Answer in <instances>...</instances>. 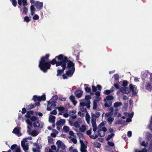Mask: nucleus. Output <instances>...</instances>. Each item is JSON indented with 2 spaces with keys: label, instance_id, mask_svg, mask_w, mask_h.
<instances>
[{
  "label": "nucleus",
  "instance_id": "nucleus-1",
  "mask_svg": "<svg viewBox=\"0 0 152 152\" xmlns=\"http://www.w3.org/2000/svg\"><path fill=\"white\" fill-rule=\"evenodd\" d=\"M50 55L47 54L45 56L41 57L39 61L38 67L44 73L47 72L50 68L51 64H56V66H60L61 69H58L57 70V76H61L64 70L66 68L67 64L68 58L62 54L56 56L55 58L51 61H48Z\"/></svg>",
  "mask_w": 152,
  "mask_h": 152
},
{
  "label": "nucleus",
  "instance_id": "nucleus-2",
  "mask_svg": "<svg viewBox=\"0 0 152 152\" xmlns=\"http://www.w3.org/2000/svg\"><path fill=\"white\" fill-rule=\"evenodd\" d=\"M68 62L66 65V68L69 69L66 72V75L69 77H71L75 71V64L71 61L68 59Z\"/></svg>",
  "mask_w": 152,
  "mask_h": 152
},
{
  "label": "nucleus",
  "instance_id": "nucleus-3",
  "mask_svg": "<svg viewBox=\"0 0 152 152\" xmlns=\"http://www.w3.org/2000/svg\"><path fill=\"white\" fill-rule=\"evenodd\" d=\"M32 100L34 102H36L37 101V102H40L42 101H45L46 100V96L45 94H43L41 96H38L37 95H34Z\"/></svg>",
  "mask_w": 152,
  "mask_h": 152
},
{
  "label": "nucleus",
  "instance_id": "nucleus-4",
  "mask_svg": "<svg viewBox=\"0 0 152 152\" xmlns=\"http://www.w3.org/2000/svg\"><path fill=\"white\" fill-rule=\"evenodd\" d=\"M56 106V101L55 100L51 102L49 101L47 106V110L48 111H50L52 108H54Z\"/></svg>",
  "mask_w": 152,
  "mask_h": 152
},
{
  "label": "nucleus",
  "instance_id": "nucleus-5",
  "mask_svg": "<svg viewBox=\"0 0 152 152\" xmlns=\"http://www.w3.org/2000/svg\"><path fill=\"white\" fill-rule=\"evenodd\" d=\"M34 5H35L37 9L40 10L43 7V3L40 2L39 1H37L35 2Z\"/></svg>",
  "mask_w": 152,
  "mask_h": 152
},
{
  "label": "nucleus",
  "instance_id": "nucleus-6",
  "mask_svg": "<svg viewBox=\"0 0 152 152\" xmlns=\"http://www.w3.org/2000/svg\"><path fill=\"white\" fill-rule=\"evenodd\" d=\"M120 91L123 93L128 94L130 92V91L128 87H121Z\"/></svg>",
  "mask_w": 152,
  "mask_h": 152
},
{
  "label": "nucleus",
  "instance_id": "nucleus-7",
  "mask_svg": "<svg viewBox=\"0 0 152 152\" xmlns=\"http://www.w3.org/2000/svg\"><path fill=\"white\" fill-rule=\"evenodd\" d=\"M83 93V91L80 90H77L75 92L76 96L78 98H80L81 96Z\"/></svg>",
  "mask_w": 152,
  "mask_h": 152
},
{
  "label": "nucleus",
  "instance_id": "nucleus-8",
  "mask_svg": "<svg viewBox=\"0 0 152 152\" xmlns=\"http://www.w3.org/2000/svg\"><path fill=\"white\" fill-rule=\"evenodd\" d=\"M145 88L146 90L151 91L152 90V83L150 82H147L145 85Z\"/></svg>",
  "mask_w": 152,
  "mask_h": 152
},
{
  "label": "nucleus",
  "instance_id": "nucleus-9",
  "mask_svg": "<svg viewBox=\"0 0 152 152\" xmlns=\"http://www.w3.org/2000/svg\"><path fill=\"white\" fill-rule=\"evenodd\" d=\"M129 88L130 91H132V94L133 96H135L136 94H137V93L136 91L134 89V88L132 85V84H129Z\"/></svg>",
  "mask_w": 152,
  "mask_h": 152
},
{
  "label": "nucleus",
  "instance_id": "nucleus-10",
  "mask_svg": "<svg viewBox=\"0 0 152 152\" xmlns=\"http://www.w3.org/2000/svg\"><path fill=\"white\" fill-rule=\"evenodd\" d=\"M22 3L24 6H26L28 4L27 0H18V3L20 6H21Z\"/></svg>",
  "mask_w": 152,
  "mask_h": 152
},
{
  "label": "nucleus",
  "instance_id": "nucleus-11",
  "mask_svg": "<svg viewBox=\"0 0 152 152\" xmlns=\"http://www.w3.org/2000/svg\"><path fill=\"white\" fill-rule=\"evenodd\" d=\"M40 105V104L39 102H36L34 104H30L29 105V109H31L33 108L36 106H39Z\"/></svg>",
  "mask_w": 152,
  "mask_h": 152
},
{
  "label": "nucleus",
  "instance_id": "nucleus-12",
  "mask_svg": "<svg viewBox=\"0 0 152 152\" xmlns=\"http://www.w3.org/2000/svg\"><path fill=\"white\" fill-rule=\"evenodd\" d=\"M65 120L64 119H61L59 121H57L56 123V125L57 126H60L61 125H63L65 122Z\"/></svg>",
  "mask_w": 152,
  "mask_h": 152
},
{
  "label": "nucleus",
  "instance_id": "nucleus-13",
  "mask_svg": "<svg viewBox=\"0 0 152 152\" xmlns=\"http://www.w3.org/2000/svg\"><path fill=\"white\" fill-rule=\"evenodd\" d=\"M34 112L32 110H30L27 112L26 114L25 115V117L28 118H30L31 115L33 114Z\"/></svg>",
  "mask_w": 152,
  "mask_h": 152
},
{
  "label": "nucleus",
  "instance_id": "nucleus-14",
  "mask_svg": "<svg viewBox=\"0 0 152 152\" xmlns=\"http://www.w3.org/2000/svg\"><path fill=\"white\" fill-rule=\"evenodd\" d=\"M21 145L24 151H26L28 149V147L26 145L25 142L24 141H22L21 142Z\"/></svg>",
  "mask_w": 152,
  "mask_h": 152
},
{
  "label": "nucleus",
  "instance_id": "nucleus-15",
  "mask_svg": "<svg viewBox=\"0 0 152 152\" xmlns=\"http://www.w3.org/2000/svg\"><path fill=\"white\" fill-rule=\"evenodd\" d=\"M98 100L96 99H94L93 102V110H95L96 109L97 106V102Z\"/></svg>",
  "mask_w": 152,
  "mask_h": 152
},
{
  "label": "nucleus",
  "instance_id": "nucleus-16",
  "mask_svg": "<svg viewBox=\"0 0 152 152\" xmlns=\"http://www.w3.org/2000/svg\"><path fill=\"white\" fill-rule=\"evenodd\" d=\"M69 99L75 105L77 104V102L75 100V98L74 96L73 95L69 97Z\"/></svg>",
  "mask_w": 152,
  "mask_h": 152
},
{
  "label": "nucleus",
  "instance_id": "nucleus-17",
  "mask_svg": "<svg viewBox=\"0 0 152 152\" xmlns=\"http://www.w3.org/2000/svg\"><path fill=\"white\" fill-rule=\"evenodd\" d=\"M56 117L54 116L50 115L49 117V121L54 124L55 122Z\"/></svg>",
  "mask_w": 152,
  "mask_h": 152
},
{
  "label": "nucleus",
  "instance_id": "nucleus-18",
  "mask_svg": "<svg viewBox=\"0 0 152 152\" xmlns=\"http://www.w3.org/2000/svg\"><path fill=\"white\" fill-rule=\"evenodd\" d=\"M30 8L31 11V14L32 15H33L34 14L36 11V10L34 7V5L32 4L31 5Z\"/></svg>",
  "mask_w": 152,
  "mask_h": 152
},
{
  "label": "nucleus",
  "instance_id": "nucleus-19",
  "mask_svg": "<svg viewBox=\"0 0 152 152\" xmlns=\"http://www.w3.org/2000/svg\"><path fill=\"white\" fill-rule=\"evenodd\" d=\"M87 146L85 144H83L82 145H81V152H86Z\"/></svg>",
  "mask_w": 152,
  "mask_h": 152
},
{
  "label": "nucleus",
  "instance_id": "nucleus-20",
  "mask_svg": "<svg viewBox=\"0 0 152 152\" xmlns=\"http://www.w3.org/2000/svg\"><path fill=\"white\" fill-rule=\"evenodd\" d=\"M84 86H87V87L85 88V90L86 92L89 93L90 92H91V88H90L88 87V86H89V85L85 84H84Z\"/></svg>",
  "mask_w": 152,
  "mask_h": 152
},
{
  "label": "nucleus",
  "instance_id": "nucleus-21",
  "mask_svg": "<svg viewBox=\"0 0 152 152\" xmlns=\"http://www.w3.org/2000/svg\"><path fill=\"white\" fill-rule=\"evenodd\" d=\"M113 97L112 95H108L106 97V99H104V101L105 102L107 100L108 101H111V100L113 99Z\"/></svg>",
  "mask_w": 152,
  "mask_h": 152
},
{
  "label": "nucleus",
  "instance_id": "nucleus-22",
  "mask_svg": "<svg viewBox=\"0 0 152 152\" xmlns=\"http://www.w3.org/2000/svg\"><path fill=\"white\" fill-rule=\"evenodd\" d=\"M113 90L111 88L110 90H105L103 93L105 95H109L111 93L113 92Z\"/></svg>",
  "mask_w": 152,
  "mask_h": 152
},
{
  "label": "nucleus",
  "instance_id": "nucleus-23",
  "mask_svg": "<svg viewBox=\"0 0 152 152\" xmlns=\"http://www.w3.org/2000/svg\"><path fill=\"white\" fill-rule=\"evenodd\" d=\"M20 130L19 128L16 127L14 129L12 132L15 134H18L20 132Z\"/></svg>",
  "mask_w": 152,
  "mask_h": 152
},
{
  "label": "nucleus",
  "instance_id": "nucleus-24",
  "mask_svg": "<svg viewBox=\"0 0 152 152\" xmlns=\"http://www.w3.org/2000/svg\"><path fill=\"white\" fill-rule=\"evenodd\" d=\"M112 102L111 101H108L105 102L104 106L107 107H109L112 105Z\"/></svg>",
  "mask_w": 152,
  "mask_h": 152
},
{
  "label": "nucleus",
  "instance_id": "nucleus-25",
  "mask_svg": "<svg viewBox=\"0 0 152 152\" xmlns=\"http://www.w3.org/2000/svg\"><path fill=\"white\" fill-rule=\"evenodd\" d=\"M71 113L72 114L71 115V117L72 119H75L77 118V116L76 115H74L75 113L74 111L72 110L70 111L69 113V114L70 115Z\"/></svg>",
  "mask_w": 152,
  "mask_h": 152
},
{
  "label": "nucleus",
  "instance_id": "nucleus-26",
  "mask_svg": "<svg viewBox=\"0 0 152 152\" xmlns=\"http://www.w3.org/2000/svg\"><path fill=\"white\" fill-rule=\"evenodd\" d=\"M104 135V133L102 132V129H99L98 131V136L103 137Z\"/></svg>",
  "mask_w": 152,
  "mask_h": 152
},
{
  "label": "nucleus",
  "instance_id": "nucleus-27",
  "mask_svg": "<svg viewBox=\"0 0 152 152\" xmlns=\"http://www.w3.org/2000/svg\"><path fill=\"white\" fill-rule=\"evenodd\" d=\"M91 122L93 127H95L96 126V120L95 118H91Z\"/></svg>",
  "mask_w": 152,
  "mask_h": 152
},
{
  "label": "nucleus",
  "instance_id": "nucleus-28",
  "mask_svg": "<svg viewBox=\"0 0 152 152\" xmlns=\"http://www.w3.org/2000/svg\"><path fill=\"white\" fill-rule=\"evenodd\" d=\"M100 115V112H96V113L95 114H93L92 115V118H93L94 117H95V118H98Z\"/></svg>",
  "mask_w": 152,
  "mask_h": 152
},
{
  "label": "nucleus",
  "instance_id": "nucleus-29",
  "mask_svg": "<svg viewBox=\"0 0 152 152\" xmlns=\"http://www.w3.org/2000/svg\"><path fill=\"white\" fill-rule=\"evenodd\" d=\"M94 146L95 148H99L101 147V144L99 142H95L94 143Z\"/></svg>",
  "mask_w": 152,
  "mask_h": 152
},
{
  "label": "nucleus",
  "instance_id": "nucleus-30",
  "mask_svg": "<svg viewBox=\"0 0 152 152\" xmlns=\"http://www.w3.org/2000/svg\"><path fill=\"white\" fill-rule=\"evenodd\" d=\"M148 141L146 143H145V141H143L142 142L141 145L142 146H144L145 148H147L148 147Z\"/></svg>",
  "mask_w": 152,
  "mask_h": 152
},
{
  "label": "nucleus",
  "instance_id": "nucleus-31",
  "mask_svg": "<svg viewBox=\"0 0 152 152\" xmlns=\"http://www.w3.org/2000/svg\"><path fill=\"white\" fill-rule=\"evenodd\" d=\"M33 126L35 127H39L40 126V124L38 121H36L33 123Z\"/></svg>",
  "mask_w": 152,
  "mask_h": 152
},
{
  "label": "nucleus",
  "instance_id": "nucleus-32",
  "mask_svg": "<svg viewBox=\"0 0 152 152\" xmlns=\"http://www.w3.org/2000/svg\"><path fill=\"white\" fill-rule=\"evenodd\" d=\"M35 144L37 147L36 148H33V151L34 152H37L38 151L40 152V151L39 150H38L39 149V145L36 143H35Z\"/></svg>",
  "mask_w": 152,
  "mask_h": 152
},
{
  "label": "nucleus",
  "instance_id": "nucleus-33",
  "mask_svg": "<svg viewBox=\"0 0 152 152\" xmlns=\"http://www.w3.org/2000/svg\"><path fill=\"white\" fill-rule=\"evenodd\" d=\"M28 12V10L27 8L25 6H24L23 8V14L27 15Z\"/></svg>",
  "mask_w": 152,
  "mask_h": 152
},
{
  "label": "nucleus",
  "instance_id": "nucleus-34",
  "mask_svg": "<svg viewBox=\"0 0 152 152\" xmlns=\"http://www.w3.org/2000/svg\"><path fill=\"white\" fill-rule=\"evenodd\" d=\"M65 107L62 106L59 107L58 108V109L59 112L62 113H63L62 112L65 110Z\"/></svg>",
  "mask_w": 152,
  "mask_h": 152
},
{
  "label": "nucleus",
  "instance_id": "nucleus-35",
  "mask_svg": "<svg viewBox=\"0 0 152 152\" xmlns=\"http://www.w3.org/2000/svg\"><path fill=\"white\" fill-rule=\"evenodd\" d=\"M82 132H84L86 130V128L85 126H82L79 129Z\"/></svg>",
  "mask_w": 152,
  "mask_h": 152
},
{
  "label": "nucleus",
  "instance_id": "nucleus-36",
  "mask_svg": "<svg viewBox=\"0 0 152 152\" xmlns=\"http://www.w3.org/2000/svg\"><path fill=\"white\" fill-rule=\"evenodd\" d=\"M128 84V82L127 80H124L122 86L124 87H126L127 86Z\"/></svg>",
  "mask_w": 152,
  "mask_h": 152
},
{
  "label": "nucleus",
  "instance_id": "nucleus-37",
  "mask_svg": "<svg viewBox=\"0 0 152 152\" xmlns=\"http://www.w3.org/2000/svg\"><path fill=\"white\" fill-rule=\"evenodd\" d=\"M10 1L14 7H15L17 6V2L16 0H10Z\"/></svg>",
  "mask_w": 152,
  "mask_h": 152
},
{
  "label": "nucleus",
  "instance_id": "nucleus-38",
  "mask_svg": "<svg viewBox=\"0 0 152 152\" xmlns=\"http://www.w3.org/2000/svg\"><path fill=\"white\" fill-rule=\"evenodd\" d=\"M91 101L90 100L87 101V102L85 106L88 109L90 107Z\"/></svg>",
  "mask_w": 152,
  "mask_h": 152
},
{
  "label": "nucleus",
  "instance_id": "nucleus-39",
  "mask_svg": "<svg viewBox=\"0 0 152 152\" xmlns=\"http://www.w3.org/2000/svg\"><path fill=\"white\" fill-rule=\"evenodd\" d=\"M122 103L121 102H117L115 103V107H117L122 105Z\"/></svg>",
  "mask_w": 152,
  "mask_h": 152
},
{
  "label": "nucleus",
  "instance_id": "nucleus-40",
  "mask_svg": "<svg viewBox=\"0 0 152 152\" xmlns=\"http://www.w3.org/2000/svg\"><path fill=\"white\" fill-rule=\"evenodd\" d=\"M63 129L66 132H68L69 130V128L68 126H65L63 127Z\"/></svg>",
  "mask_w": 152,
  "mask_h": 152
},
{
  "label": "nucleus",
  "instance_id": "nucleus-41",
  "mask_svg": "<svg viewBox=\"0 0 152 152\" xmlns=\"http://www.w3.org/2000/svg\"><path fill=\"white\" fill-rule=\"evenodd\" d=\"M114 135V134L113 133H111L110 135H108L107 137L106 138L107 141H108Z\"/></svg>",
  "mask_w": 152,
  "mask_h": 152
},
{
  "label": "nucleus",
  "instance_id": "nucleus-42",
  "mask_svg": "<svg viewBox=\"0 0 152 152\" xmlns=\"http://www.w3.org/2000/svg\"><path fill=\"white\" fill-rule=\"evenodd\" d=\"M58 149L61 148L62 150H65V146L64 144L62 143L61 146H58Z\"/></svg>",
  "mask_w": 152,
  "mask_h": 152
},
{
  "label": "nucleus",
  "instance_id": "nucleus-43",
  "mask_svg": "<svg viewBox=\"0 0 152 152\" xmlns=\"http://www.w3.org/2000/svg\"><path fill=\"white\" fill-rule=\"evenodd\" d=\"M74 124L75 126L77 128H79L80 126V124L77 121H75L74 123Z\"/></svg>",
  "mask_w": 152,
  "mask_h": 152
},
{
  "label": "nucleus",
  "instance_id": "nucleus-44",
  "mask_svg": "<svg viewBox=\"0 0 152 152\" xmlns=\"http://www.w3.org/2000/svg\"><path fill=\"white\" fill-rule=\"evenodd\" d=\"M91 99V95H87L85 96V99L87 101L90 100H89Z\"/></svg>",
  "mask_w": 152,
  "mask_h": 152
},
{
  "label": "nucleus",
  "instance_id": "nucleus-45",
  "mask_svg": "<svg viewBox=\"0 0 152 152\" xmlns=\"http://www.w3.org/2000/svg\"><path fill=\"white\" fill-rule=\"evenodd\" d=\"M38 134L37 132L35 130H33L31 132V135L33 137H35Z\"/></svg>",
  "mask_w": 152,
  "mask_h": 152
},
{
  "label": "nucleus",
  "instance_id": "nucleus-46",
  "mask_svg": "<svg viewBox=\"0 0 152 152\" xmlns=\"http://www.w3.org/2000/svg\"><path fill=\"white\" fill-rule=\"evenodd\" d=\"M118 110H115V116L116 115L118 117H121V113H118L116 112V111Z\"/></svg>",
  "mask_w": 152,
  "mask_h": 152
},
{
  "label": "nucleus",
  "instance_id": "nucleus-47",
  "mask_svg": "<svg viewBox=\"0 0 152 152\" xmlns=\"http://www.w3.org/2000/svg\"><path fill=\"white\" fill-rule=\"evenodd\" d=\"M114 118H113L109 117L107 119V121L110 124H111L113 121Z\"/></svg>",
  "mask_w": 152,
  "mask_h": 152
},
{
  "label": "nucleus",
  "instance_id": "nucleus-48",
  "mask_svg": "<svg viewBox=\"0 0 152 152\" xmlns=\"http://www.w3.org/2000/svg\"><path fill=\"white\" fill-rule=\"evenodd\" d=\"M62 143V142L60 140H58L56 142V144L57 145V147H58V146H60L61 145V144Z\"/></svg>",
  "mask_w": 152,
  "mask_h": 152
},
{
  "label": "nucleus",
  "instance_id": "nucleus-49",
  "mask_svg": "<svg viewBox=\"0 0 152 152\" xmlns=\"http://www.w3.org/2000/svg\"><path fill=\"white\" fill-rule=\"evenodd\" d=\"M26 123L30 126H31L32 125V123L31 121L28 119H27L26 120Z\"/></svg>",
  "mask_w": 152,
  "mask_h": 152
},
{
  "label": "nucleus",
  "instance_id": "nucleus-50",
  "mask_svg": "<svg viewBox=\"0 0 152 152\" xmlns=\"http://www.w3.org/2000/svg\"><path fill=\"white\" fill-rule=\"evenodd\" d=\"M86 120L87 122L88 123H89V120L90 119V115H86Z\"/></svg>",
  "mask_w": 152,
  "mask_h": 152
},
{
  "label": "nucleus",
  "instance_id": "nucleus-51",
  "mask_svg": "<svg viewBox=\"0 0 152 152\" xmlns=\"http://www.w3.org/2000/svg\"><path fill=\"white\" fill-rule=\"evenodd\" d=\"M37 119V117L35 116H32L31 117V121H36Z\"/></svg>",
  "mask_w": 152,
  "mask_h": 152
},
{
  "label": "nucleus",
  "instance_id": "nucleus-52",
  "mask_svg": "<svg viewBox=\"0 0 152 152\" xmlns=\"http://www.w3.org/2000/svg\"><path fill=\"white\" fill-rule=\"evenodd\" d=\"M89 137L91 139H95L98 137V135L96 134L95 135H91Z\"/></svg>",
  "mask_w": 152,
  "mask_h": 152
},
{
  "label": "nucleus",
  "instance_id": "nucleus-53",
  "mask_svg": "<svg viewBox=\"0 0 152 152\" xmlns=\"http://www.w3.org/2000/svg\"><path fill=\"white\" fill-rule=\"evenodd\" d=\"M30 21V19L28 16H26L24 18V21L27 22H29Z\"/></svg>",
  "mask_w": 152,
  "mask_h": 152
},
{
  "label": "nucleus",
  "instance_id": "nucleus-54",
  "mask_svg": "<svg viewBox=\"0 0 152 152\" xmlns=\"http://www.w3.org/2000/svg\"><path fill=\"white\" fill-rule=\"evenodd\" d=\"M53 139L52 138L50 137H48V141L49 143H52L53 142Z\"/></svg>",
  "mask_w": 152,
  "mask_h": 152
},
{
  "label": "nucleus",
  "instance_id": "nucleus-55",
  "mask_svg": "<svg viewBox=\"0 0 152 152\" xmlns=\"http://www.w3.org/2000/svg\"><path fill=\"white\" fill-rule=\"evenodd\" d=\"M17 145L16 144H13L11 145V149L12 150H13L15 149L17 147Z\"/></svg>",
  "mask_w": 152,
  "mask_h": 152
},
{
  "label": "nucleus",
  "instance_id": "nucleus-56",
  "mask_svg": "<svg viewBox=\"0 0 152 152\" xmlns=\"http://www.w3.org/2000/svg\"><path fill=\"white\" fill-rule=\"evenodd\" d=\"M50 114L52 115H56L57 114V112L56 110H53L50 112Z\"/></svg>",
  "mask_w": 152,
  "mask_h": 152
},
{
  "label": "nucleus",
  "instance_id": "nucleus-57",
  "mask_svg": "<svg viewBox=\"0 0 152 152\" xmlns=\"http://www.w3.org/2000/svg\"><path fill=\"white\" fill-rule=\"evenodd\" d=\"M107 144L108 145L111 147H113L114 146V143L113 142L108 141L107 142Z\"/></svg>",
  "mask_w": 152,
  "mask_h": 152
},
{
  "label": "nucleus",
  "instance_id": "nucleus-58",
  "mask_svg": "<svg viewBox=\"0 0 152 152\" xmlns=\"http://www.w3.org/2000/svg\"><path fill=\"white\" fill-rule=\"evenodd\" d=\"M39 18V17L38 15L37 14L34 15V16L33 17V19L34 20H37Z\"/></svg>",
  "mask_w": 152,
  "mask_h": 152
},
{
  "label": "nucleus",
  "instance_id": "nucleus-59",
  "mask_svg": "<svg viewBox=\"0 0 152 152\" xmlns=\"http://www.w3.org/2000/svg\"><path fill=\"white\" fill-rule=\"evenodd\" d=\"M92 91L94 92H95L96 91L97 89L94 86H92Z\"/></svg>",
  "mask_w": 152,
  "mask_h": 152
},
{
  "label": "nucleus",
  "instance_id": "nucleus-60",
  "mask_svg": "<svg viewBox=\"0 0 152 152\" xmlns=\"http://www.w3.org/2000/svg\"><path fill=\"white\" fill-rule=\"evenodd\" d=\"M84 107H82L80 109V111L82 112H86L87 111L86 109V108H84Z\"/></svg>",
  "mask_w": 152,
  "mask_h": 152
},
{
  "label": "nucleus",
  "instance_id": "nucleus-61",
  "mask_svg": "<svg viewBox=\"0 0 152 152\" xmlns=\"http://www.w3.org/2000/svg\"><path fill=\"white\" fill-rule=\"evenodd\" d=\"M71 140L75 144H76L77 143V140L75 138H72Z\"/></svg>",
  "mask_w": 152,
  "mask_h": 152
},
{
  "label": "nucleus",
  "instance_id": "nucleus-62",
  "mask_svg": "<svg viewBox=\"0 0 152 152\" xmlns=\"http://www.w3.org/2000/svg\"><path fill=\"white\" fill-rule=\"evenodd\" d=\"M119 79V76L117 74H115V80H118Z\"/></svg>",
  "mask_w": 152,
  "mask_h": 152
},
{
  "label": "nucleus",
  "instance_id": "nucleus-63",
  "mask_svg": "<svg viewBox=\"0 0 152 152\" xmlns=\"http://www.w3.org/2000/svg\"><path fill=\"white\" fill-rule=\"evenodd\" d=\"M109 110L110 111V113H111V114L113 115V107H111L109 109Z\"/></svg>",
  "mask_w": 152,
  "mask_h": 152
},
{
  "label": "nucleus",
  "instance_id": "nucleus-64",
  "mask_svg": "<svg viewBox=\"0 0 152 152\" xmlns=\"http://www.w3.org/2000/svg\"><path fill=\"white\" fill-rule=\"evenodd\" d=\"M132 135V132L131 131H129L127 132V136L129 137H130Z\"/></svg>",
  "mask_w": 152,
  "mask_h": 152
}]
</instances>
